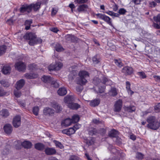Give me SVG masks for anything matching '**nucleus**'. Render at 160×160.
<instances>
[{"instance_id":"1a4fd4ad","label":"nucleus","mask_w":160,"mask_h":160,"mask_svg":"<svg viewBox=\"0 0 160 160\" xmlns=\"http://www.w3.org/2000/svg\"><path fill=\"white\" fill-rule=\"evenodd\" d=\"M43 112L44 114L46 115L52 116L53 114L54 111L51 108L47 107L44 108Z\"/></svg>"},{"instance_id":"9b49d317","label":"nucleus","mask_w":160,"mask_h":160,"mask_svg":"<svg viewBox=\"0 0 160 160\" xmlns=\"http://www.w3.org/2000/svg\"><path fill=\"white\" fill-rule=\"evenodd\" d=\"M4 132L7 134H10L12 131V125L9 124H5L3 127Z\"/></svg>"},{"instance_id":"338daca9","label":"nucleus","mask_w":160,"mask_h":160,"mask_svg":"<svg viewBox=\"0 0 160 160\" xmlns=\"http://www.w3.org/2000/svg\"><path fill=\"white\" fill-rule=\"evenodd\" d=\"M32 23V20H27L25 22V26H30L31 24Z\"/></svg>"},{"instance_id":"4be33fe9","label":"nucleus","mask_w":160,"mask_h":160,"mask_svg":"<svg viewBox=\"0 0 160 160\" xmlns=\"http://www.w3.org/2000/svg\"><path fill=\"white\" fill-rule=\"evenodd\" d=\"M59 95L61 96H63L65 95L67 93L66 89L64 87L59 88L57 91Z\"/></svg>"},{"instance_id":"20e7f679","label":"nucleus","mask_w":160,"mask_h":160,"mask_svg":"<svg viewBox=\"0 0 160 160\" xmlns=\"http://www.w3.org/2000/svg\"><path fill=\"white\" fill-rule=\"evenodd\" d=\"M97 16L99 18L103 20L106 22L108 24L112 27H113L112 24V21L111 19L108 16H106L104 14L98 13L97 14Z\"/></svg>"},{"instance_id":"72a5a7b5","label":"nucleus","mask_w":160,"mask_h":160,"mask_svg":"<svg viewBox=\"0 0 160 160\" xmlns=\"http://www.w3.org/2000/svg\"><path fill=\"white\" fill-rule=\"evenodd\" d=\"M118 132L115 129L110 131L108 133V135L111 137H116L117 135Z\"/></svg>"},{"instance_id":"cd10ccee","label":"nucleus","mask_w":160,"mask_h":160,"mask_svg":"<svg viewBox=\"0 0 160 160\" xmlns=\"http://www.w3.org/2000/svg\"><path fill=\"white\" fill-rule=\"evenodd\" d=\"M101 83H102L104 84L109 85L111 83V81L108 79V78L105 76L102 77Z\"/></svg>"},{"instance_id":"37998d69","label":"nucleus","mask_w":160,"mask_h":160,"mask_svg":"<svg viewBox=\"0 0 160 160\" xmlns=\"http://www.w3.org/2000/svg\"><path fill=\"white\" fill-rule=\"evenodd\" d=\"M55 67V70H58L60 69L62 66V64L60 62L56 63L54 64Z\"/></svg>"},{"instance_id":"412c9836","label":"nucleus","mask_w":160,"mask_h":160,"mask_svg":"<svg viewBox=\"0 0 160 160\" xmlns=\"http://www.w3.org/2000/svg\"><path fill=\"white\" fill-rule=\"evenodd\" d=\"M100 100L99 99H95L90 101V105L93 107L98 106L100 103Z\"/></svg>"},{"instance_id":"2eb2a0df","label":"nucleus","mask_w":160,"mask_h":160,"mask_svg":"<svg viewBox=\"0 0 160 160\" xmlns=\"http://www.w3.org/2000/svg\"><path fill=\"white\" fill-rule=\"evenodd\" d=\"M52 107L57 112H60L62 110V107L57 103L54 102L52 103Z\"/></svg>"},{"instance_id":"393cba45","label":"nucleus","mask_w":160,"mask_h":160,"mask_svg":"<svg viewBox=\"0 0 160 160\" xmlns=\"http://www.w3.org/2000/svg\"><path fill=\"white\" fill-rule=\"evenodd\" d=\"M41 5V2H38L35 4H31L30 5H31V10L33 8L34 11H37L40 8Z\"/></svg>"},{"instance_id":"9d476101","label":"nucleus","mask_w":160,"mask_h":160,"mask_svg":"<svg viewBox=\"0 0 160 160\" xmlns=\"http://www.w3.org/2000/svg\"><path fill=\"white\" fill-rule=\"evenodd\" d=\"M160 127V122H158V120L155 121L154 122L150 125L148 127L154 130H156Z\"/></svg>"},{"instance_id":"a211bd4d","label":"nucleus","mask_w":160,"mask_h":160,"mask_svg":"<svg viewBox=\"0 0 160 160\" xmlns=\"http://www.w3.org/2000/svg\"><path fill=\"white\" fill-rule=\"evenodd\" d=\"M68 107L72 109L77 110L80 108V105L76 103L72 102L68 105Z\"/></svg>"},{"instance_id":"0eeeda50","label":"nucleus","mask_w":160,"mask_h":160,"mask_svg":"<svg viewBox=\"0 0 160 160\" xmlns=\"http://www.w3.org/2000/svg\"><path fill=\"white\" fill-rule=\"evenodd\" d=\"M122 71L126 75H128L133 73V70L131 67L125 66L122 68Z\"/></svg>"},{"instance_id":"a18cd8bd","label":"nucleus","mask_w":160,"mask_h":160,"mask_svg":"<svg viewBox=\"0 0 160 160\" xmlns=\"http://www.w3.org/2000/svg\"><path fill=\"white\" fill-rule=\"evenodd\" d=\"M0 83L1 85L4 87H8L9 86V84L6 81L4 80H1L0 81Z\"/></svg>"},{"instance_id":"6ab92c4d","label":"nucleus","mask_w":160,"mask_h":160,"mask_svg":"<svg viewBox=\"0 0 160 160\" xmlns=\"http://www.w3.org/2000/svg\"><path fill=\"white\" fill-rule=\"evenodd\" d=\"M157 120L156 119V118L154 116H150L147 118V121L148 124L147 125V127H148L153 122H154Z\"/></svg>"},{"instance_id":"dca6fc26","label":"nucleus","mask_w":160,"mask_h":160,"mask_svg":"<svg viewBox=\"0 0 160 160\" xmlns=\"http://www.w3.org/2000/svg\"><path fill=\"white\" fill-rule=\"evenodd\" d=\"M108 93L110 96L114 97L118 94V90L115 88L112 87Z\"/></svg>"},{"instance_id":"473e14b6","label":"nucleus","mask_w":160,"mask_h":160,"mask_svg":"<svg viewBox=\"0 0 160 160\" xmlns=\"http://www.w3.org/2000/svg\"><path fill=\"white\" fill-rule=\"evenodd\" d=\"M0 115L3 117H7L9 115L8 110L6 109H3L0 112Z\"/></svg>"},{"instance_id":"58836bf2","label":"nucleus","mask_w":160,"mask_h":160,"mask_svg":"<svg viewBox=\"0 0 160 160\" xmlns=\"http://www.w3.org/2000/svg\"><path fill=\"white\" fill-rule=\"evenodd\" d=\"M101 80L98 77H95L93 78V83L95 85H101Z\"/></svg>"},{"instance_id":"8fccbe9b","label":"nucleus","mask_w":160,"mask_h":160,"mask_svg":"<svg viewBox=\"0 0 160 160\" xmlns=\"http://www.w3.org/2000/svg\"><path fill=\"white\" fill-rule=\"evenodd\" d=\"M39 111V108L38 107H33V114L36 116H37L38 114V112Z\"/></svg>"},{"instance_id":"6e6d98bb","label":"nucleus","mask_w":160,"mask_h":160,"mask_svg":"<svg viewBox=\"0 0 160 160\" xmlns=\"http://www.w3.org/2000/svg\"><path fill=\"white\" fill-rule=\"evenodd\" d=\"M58 9L57 8H53L51 12V15L52 16H54L57 13Z\"/></svg>"},{"instance_id":"052dcab7","label":"nucleus","mask_w":160,"mask_h":160,"mask_svg":"<svg viewBox=\"0 0 160 160\" xmlns=\"http://www.w3.org/2000/svg\"><path fill=\"white\" fill-rule=\"evenodd\" d=\"M69 160H79V158L78 157L73 155L70 157Z\"/></svg>"},{"instance_id":"ea45409f","label":"nucleus","mask_w":160,"mask_h":160,"mask_svg":"<svg viewBox=\"0 0 160 160\" xmlns=\"http://www.w3.org/2000/svg\"><path fill=\"white\" fill-rule=\"evenodd\" d=\"M79 117L78 115H73L72 118V123H76L79 120Z\"/></svg>"},{"instance_id":"4468645a","label":"nucleus","mask_w":160,"mask_h":160,"mask_svg":"<svg viewBox=\"0 0 160 160\" xmlns=\"http://www.w3.org/2000/svg\"><path fill=\"white\" fill-rule=\"evenodd\" d=\"M25 83L24 80L21 79L18 81L16 83V88L17 89L19 90L22 88Z\"/></svg>"},{"instance_id":"a878e982","label":"nucleus","mask_w":160,"mask_h":160,"mask_svg":"<svg viewBox=\"0 0 160 160\" xmlns=\"http://www.w3.org/2000/svg\"><path fill=\"white\" fill-rule=\"evenodd\" d=\"M52 79V78L48 76H44L42 78V80L46 83H50Z\"/></svg>"},{"instance_id":"de8ad7c7","label":"nucleus","mask_w":160,"mask_h":160,"mask_svg":"<svg viewBox=\"0 0 160 160\" xmlns=\"http://www.w3.org/2000/svg\"><path fill=\"white\" fill-rule=\"evenodd\" d=\"M19 90L17 89L15 90L14 91V94L16 97L17 98L20 97L21 95V92L18 91Z\"/></svg>"},{"instance_id":"f8f14e48","label":"nucleus","mask_w":160,"mask_h":160,"mask_svg":"<svg viewBox=\"0 0 160 160\" xmlns=\"http://www.w3.org/2000/svg\"><path fill=\"white\" fill-rule=\"evenodd\" d=\"M45 152L47 155H51L56 154V151L53 148L48 147L45 148Z\"/></svg>"},{"instance_id":"b1692460","label":"nucleus","mask_w":160,"mask_h":160,"mask_svg":"<svg viewBox=\"0 0 160 160\" xmlns=\"http://www.w3.org/2000/svg\"><path fill=\"white\" fill-rule=\"evenodd\" d=\"M72 123V122L71 119L67 118L62 122L61 124L62 126L68 127L70 126Z\"/></svg>"},{"instance_id":"680f3d73","label":"nucleus","mask_w":160,"mask_h":160,"mask_svg":"<svg viewBox=\"0 0 160 160\" xmlns=\"http://www.w3.org/2000/svg\"><path fill=\"white\" fill-rule=\"evenodd\" d=\"M135 110V108L134 106H132L128 107V110L130 112H132Z\"/></svg>"},{"instance_id":"69168bd1","label":"nucleus","mask_w":160,"mask_h":160,"mask_svg":"<svg viewBox=\"0 0 160 160\" xmlns=\"http://www.w3.org/2000/svg\"><path fill=\"white\" fill-rule=\"evenodd\" d=\"M155 110L158 112H160V103H158L154 107Z\"/></svg>"},{"instance_id":"e2e57ef3","label":"nucleus","mask_w":160,"mask_h":160,"mask_svg":"<svg viewBox=\"0 0 160 160\" xmlns=\"http://www.w3.org/2000/svg\"><path fill=\"white\" fill-rule=\"evenodd\" d=\"M88 0H75V2L78 4L84 3L86 2Z\"/></svg>"},{"instance_id":"423d86ee","label":"nucleus","mask_w":160,"mask_h":160,"mask_svg":"<svg viewBox=\"0 0 160 160\" xmlns=\"http://www.w3.org/2000/svg\"><path fill=\"white\" fill-rule=\"evenodd\" d=\"M21 124V117L19 115L15 116L13 119L12 124L13 126L16 128H17L20 126Z\"/></svg>"},{"instance_id":"a19ab883","label":"nucleus","mask_w":160,"mask_h":160,"mask_svg":"<svg viewBox=\"0 0 160 160\" xmlns=\"http://www.w3.org/2000/svg\"><path fill=\"white\" fill-rule=\"evenodd\" d=\"M106 87L105 85L103 86H99L98 87V90L97 91V93H102L103 92L105 91Z\"/></svg>"},{"instance_id":"864d4df0","label":"nucleus","mask_w":160,"mask_h":160,"mask_svg":"<svg viewBox=\"0 0 160 160\" xmlns=\"http://www.w3.org/2000/svg\"><path fill=\"white\" fill-rule=\"evenodd\" d=\"M48 69L50 71L55 70L54 64H52L48 67Z\"/></svg>"},{"instance_id":"aec40b11","label":"nucleus","mask_w":160,"mask_h":160,"mask_svg":"<svg viewBox=\"0 0 160 160\" xmlns=\"http://www.w3.org/2000/svg\"><path fill=\"white\" fill-rule=\"evenodd\" d=\"M65 40L67 42H74L76 40V38L73 35L67 34L65 36Z\"/></svg>"},{"instance_id":"39448f33","label":"nucleus","mask_w":160,"mask_h":160,"mask_svg":"<svg viewBox=\"0 0 160 160\" xmlns=\"http://www.w3.org/2000/svg\"><path fill=\"white\" fill-rule=\"evenodd\" d=\"M16 69L19 72H24L26 69V65L24 63L22 62H18L15 65Z\"/></svg>"},{"instance_id":"13d9d810","label":"nucleus","mask_w":160,"mask_h":160,"mask_svg":"<svg viewBox=\"0 0 160 160\" xmlns=\"http://www.w3.org/2000/svg\"><path fill=\"white\" fill-rule=\"evenodd\" d=\"M82 85H81V86H78L76 87V90L77 92L80 93L82 91L83 89V87Z\"/></svg>"},{"instance_id":"bb28decb","label":"nucleus","mask_w":160,"mask_h":160,"mask_svg":"<svg viewBox=\"0 0 160 160\" xmlns=\"http://www.w3.org/2000/svg\"><path fill=\"white\" fill-rule=\"evenodd\" d=\"M35 148L39 151L43 150L45 148V145L41 143H36L34 145Z\"/></svg>"},{"instance_id":"603ef678","label":"nucleus","mask_w":160,"mask_h":160,"mask_svg":"<svg viewBox=\"0 0 160 160\" xmlns=\"http://www.w3.org/2000/svg\"><path fill=\"white\" fill-rule=\"evenodd\" d=\"M97 57V56H95L92 58L93 62L95 64L98 63L99 62V61L98 58Z\"/></svg>"},{"instance_id":"c85d7f7f","label":"nucleus","mask_w":160,"mask_h":160,"mask_svg":"<svg viewBox=\"0 0 160 160\" xmlns=\"http://www.w3.org/2000/svg\"><path fill=\"white\" fill-rule=\"evenodd\" d=\"M11 70L10 67L8 66H4L2 70V72L4 74H7L10 73Z\"/></svg>"},{"instance_id":"f03ea898","label":"nucleus","mask_w":160,"mask_h":160,"mask_svg":"<svg viewBox=\"0 0 160 160\" xmlns=\"http://www.w3.org/2000/svg\"><path fill=\"white\" fill-rule=\"evenodd\" d=\"M79 78H77V84L80 85H85L87 82L86 78L89 77L88 72L86 71L82 70L80 71L78 73Z\"/></svg>"},{"instance_id":"49530a36","label":"nucleus","mask_w":160,"mask_h":160,"mask_svg":"<svg viewBox=\"0 0 160 160\" xmlns=\"http://www.w3.org/2000/svg\"><path fill=\"white\" fill-rule=\"evenodd\" d=\"M114 61L115 64L118 67H121L122 66L123 64L120 59H115Z\"/></svg>"},{"instance_id":"7ed1b4c3","label":"nucleus","mask_w":160,"mask_h":160,"mask_svg":"<svg viewBox=\"0 0 160 160\" xmlns=\"http://www.w3.org/2000/svg\"><path fill=\"white\" fill-rule=\"evenodd\" d=\"M20 12L22 13H27L30 12L31 11V5L25 4L21 5L19 9Z\"/></svg>"},{"instance_id":"7c9ffc66","label":"nucleus","mask_w":160,"mask_h":160,"mask_svg":"<svg viewBox=\"0 0 160 160\" xmlns=\"http://www.w3.org/2000/svg\"><path fill=\"white\" fill-rule=\"evenodd\" d=\"M54 47L57 52H61L64 50V49L62 46L58 43L54 44Z\"/></svg>"},{"instance_id":"f3484780","label":"nucleus","mask_w":160,"mask_h":160,"mask_svg":"<svg viewBox=\"0 0 160 160\" xmlns=\"http://www.w3.org/2000/svg\"><path fill=\"white\" fill-rule=\"evenodd\" d=\"M21 145L24 148L28 149L31 148L32 144L30 141H25L22 142Z\"/></svg>"},{"instance_id":"c9c22d12","label":"nucleus","mask_w":160,"mask_h":160,"mask_svg":"<svg viewBox=\"0 0 160 160\" xmlns=\"http://www.w3.org/2000/svg\"><path fill=\"white\" fill-rule=\"evenodd\" d=\"M89 134L90 135H93L98 132V131L95 128H90L89 129Z\"/></svg>"},{"instance_id":"0e129e2a","label":"nucleus","mask_w":160,"mask_h":160,"mask_svg":"<svg viewBox=\"0 0 160 160\" xmlns=\"http://www.w3.org/2000/svg\"><path fill=\"white\" fill-rule=\"evenodd\" d=\"M150 7L151 8H154L157 5V3L156 2L154 1L150 2L149 3Z\"/></svg>"},{"instance_id":"774afa93","label":"nucleus","mask_w":160,"mask_h":160,"mask_svg":"<svg viewBox=\"0 0 160 160\" xmlns=\"http://www.w3.org/2000/svg\"><path fill=\"white\" fill-rule=\"evenodd\" d=\"M81 124H75L73 127V128L76 131L77 129L81 127Z\"/></svg>"},{"instance_id":"4c0bfd02","label":"nucleus","mask_w":160,"mask_h":160,"mask_svg":"<svg viewBox=\"0 0 160 160\" xmlns=\"http://www.w3.org/2000/svg\"><path fill=\"white\" fill-rule=\"evenodd\" d=\"M7 47L5 45L0 46V56L6 52Z\"/></svg>"},{"instance_id":"2f4dec72","label":"nucleus","mask_w":160,"mask_h":160,"mask_svg":"<svg viewBox=\"0 0 160 160\" xmlns=\"http://www.w3.org/2000/svg\"><path fill=\"white\" fill-rule=\"evenodd\" d=\"M85 142L88 145H91L94 143V139L92 137H89L85 139Z\"/></svg>"},{"instance_id":"f704fd0d","label":"nucleus","mask_w":160,"mask_h":160,"mask_svg":"<svg viewBox=\"0 0 160 160\" xmlns=\"http://www.w3.org/2000/svg\"><path fill=\"white\" fill-rule=\"evenodd\" d=\"M126 88L128 93L131 95H132L134 93V92L130 89V83L128 81H127L126 82Z\"/></svg>"},{"instance_id":"f257e3e1","label":"nucleus","mask_w":160,"mask_h":160,"mask_svg":"<svg viewBox=\"0 0 160 160\" xmlns=\"http://www.w3.org/2000/svg\"><path fill=\"white\" fill-rule=\"evenodd\" d=\"M24 38L26 39L29 40L28 44L31 46L34 45L38 43H41L42 41L40 38H37L36 35L32 32L26 34L24 36Z\"/></svg>"},{"instance_id":"c03bdc74","label":"nucleus","mask_w":160,"mask_h":160,"mask_svg":"<svg viewBox=\"0 0 160 160\" xmlns=\"http://www.w3.org/2000/svg\"><path fill=\"white\" fill-rule=\"evenodd\" d=\"M28 68L30 70H33L37 68V65L34 64H30L28 66Z\"/></svg>"},{"instance_id":"4d7b16f0","label":"nucleus","mask_w":160,"mask_h":160,"mask_svg":"<svg viewBox=\"0 0 160 160\" xmlns=\"http://www.w3.org/2000/svg\"><path fill=\"white\" fill-rule=\"evenodd\" d=\"M144 155L140 152H137L136 154V157L139 159H142L143 158Z\"/></svg>"},{"instance_id":"c756f323","label":"nucleus","mask_w":160,"mask_h":160,"mask_svg":"<svg viewBox=\"0 0 160 160\" xmlns=\"http://www.w3.org/2000/svg\"><path fill=\"white\" fill-rule=\"evenodd\" d=\"M25 76L26 78L29 79H31L36 78L38 76V75L35 73H27L25 74Z\"/></svg>"},{"instance_id":"ddd939ff","label":"nucleus","mask_w":160,"mask_h":160,"mask_svg":"<svg viewBox=\"0 0 160 160\" xmlns=\"http://www.w3.org/2000/svg\"><path fill=\"white\" fill-rule=\"evenodd\" d=\"M64 100L65 103L68 105L74 101V97L73 96L68 95L64 98Z\"/></svg>"},{"instance_id":"79ce46f5","label":"nucleus","mask_w":160,"mask_h":160,"mask_svg":"<svg viewBox=\"0 0 160 160\" xmlns=\"http://www.w3.org/2000/svg\"><path fill=\"white\" fill-rule=\"evenodd\" d=\"M50 83H51V85L52 86L55 88H57L59 86V83L57 81L54 80L53 78Z\"/></svg>"},{"instance_id":"5701e85b","label":"nucleus","mask_w":160,"mask_h":160,"mask_svg":"<svg viewBox=\"0 0 160 160\" xmlns=\"http://www.w3.org/2000/svg\"><path fill=\"white\" fill-rule=\"evenodd\" d=\"M88 6L86 4H83L80 5L77 8V10L79 12H85L87 11Z\"/></svg>"},{"instance_id":"3c124183","label":"nucleus","mask_w":160,"mask_h":160,"mask_svg":"<svg viewBox=\"0 0 160 160\" xmlns=\"http://www.w3.org/2000/svg\"><path fill=\"white\" fill-rule=\"evenodd\" d=\"M127 12L126 10L123 8H120L118 11V13L120 15H124Z\"/></svg>"},{"instance_id":"bf43d9fd","label":"nucleus","mask_w":160,"mask_h":160,"mask_svg":"<svg viewBox=\"0 0 160 160\" xmlns=\"http://www.w3.org/2000/svg\"><path fill=\"white\" fill-rule=\"evenodd\" d=\"M138 75L142 78H145L146 77L145 73L143 72H138Z\"/></svg>"},{"instance_id":"6e6552de","label":"nucleus","mask_w":160,"mask_h":160,"mask_svg":"<svg viewBox=\"0 0 160 160\" xmlns=\"http://www.w3.org/2000/svg\"><path fill=\"white\" fill-rule=\"evenodd\" d=\"M122 101L121 99L118 100L114 105V111L118 112L121 110L122 106Z\"/></svg>"},{"instance_id":"e433bc0d","label":"nucleus","mask_w":160,"mask_h":160,"mask_svg":"<svg viewBox=\"0 0 160 160\" xmlns=\"http://www.w3.org/2000/svg\"><path fill=\"white\" fill-rule=\"evenodd\" d=\"M53 142L55 144L57 147L58 148L61 149L63 148L64 146L61 142L55 140H54Z\"/></svg>"},{"instance_id":"5fc2aeb1","label":"nucleus","mask_w":160,"mask_h":160,"mask_svg":"<svg viewBox=\"0 0 160 160\" xmlns=\"http://www.w3.org/2000/svg\"><path fill=\"white\" fill-rule=\"evenodd\" d=\"M75 132V131L73 127L70 128L68 129V133L69 135L74 134Z\"/></svg>"},{"instance_id":"09e8293b","label":"nucleus","mask_w":160,"mask_h":160,"mask_svg":"<svg viewBox=\"0 0 160 160\" xmlns=\"http://www.w3.org/2000/svg\"><path fill=\"white\" fill-rule=\"evenodd\" d=\"M154 20L156 22H159L160 25V14H158L156 16H154L153 18Z\"/></svg>"}]
</instances>
